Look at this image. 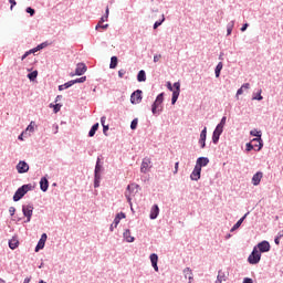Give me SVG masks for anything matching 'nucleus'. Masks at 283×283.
<instances>
[{
  "label": "nucleus",
  "mask_w": 283,
  "mask_h": 283,
  "mask_svg": "<svg viewBox=\"0 0 283 283\" xmlns=\"http://www.w3.org/2000/svg\"><path fill=\"white\" fill-rule=\"evenodd\" d=\"M109 19V8H106L105 14L99 19L98 23H105Z\"/></svg>",
  "instance_id": "473e14b6"
},
{
  "label": "nucleus",
  "mask_w": 283,
  "mask_h": 283,
  "mask_svg": "<svg viewBox=\"0 0 283 283\" xmlns=\"http://www.w3.org/2000/svg\"><path fill=\"white\" fill-rule=\"evenodd\" d=\"M252 143H258L259 144V148L256 149V151H261L262 147H264V140H262V136L254 137L252 139Z\"/></svg>",
  "instance_id": "393cba45"
},
{
  "label": "nucleus",
  "mask_w": 283,
  "mask_h": 283,
  "mask_svg": "<svg viewBox=\"0 0 283 283\" xmlns=\"http://www.w3.org/2000/svg\"><path fill=\"white\" fill-rule=\"evenodd\" d=\"M241 87H242L243 90H249V88L251 87V84L244 83Z\"/></svg>",
  "instance_id": "69168bd1"
},
{
  "label": "nucleus",
  "mask_w": 283,
  "mask_h": 283,
  "mask_svg": "<svg viewBox=\"0 0 283 283\" xmlns=\"http://www.w3.org/2000/svg\"><path fill=\"white\" fill-rule=\"evenodd\" d=\"M30 54H36V52L34 51V49H31L29 51H27L22 57H21V61H25V59H28L30 56Z\"/></svg>",
  "instance_id": "c9c22d12"
},
{
  "label": "nucleus",
  "mask_w": 283,
  "mask_h": 283,
  "mask_svg": "<svg viewBox=\"0 0 283 283\" xmlns=\"http://www.w3.org/2000/svg\"><path fill=\"white\" fill-rule=\"evenodd\" d=\"M34 189V186L32 184H25L22 185L17 189V191L13 195V202H19L28 191H32Z\"/></svg>",
  "instance_id": "f257e3e1"
},
{
  "label": "nucleus",
  "mask_w": 283,
  "mask_h": 283,
  "mask_svg": "<svg viewBox=\"0 0 283 283\" xmlns=\"http://www.w3.org/2000/svg\"><path fill=\"white\" fill-rule=\"evenodd\" d=\"M222 67H224V64L222 62H219L214 69L216 78H220V73L222 72Z\"/></svg>",
  "instance_id": "b1692460"
},
{
  "label": "nucleus",
  "mask_w": 283,
  "mask_h": 283,
  "mask_svg": "<svg viewBox=\"0 0 283 283\" xmlns=\"http://www.w3.org/2000/svg\"><path fill=\"white\" fill-rule=\"evenodd\" d=\"M22 213L24 218H27L25 222H30L32 220V213H34V205H23L22 206Z\"/></svg>",
  "instance_id": "20e7f679"
},
{
  "label": "nucleus",
  "mask_w": 283,
  "mask_h": 283,
  "mask_svg": "<svg viewBox=\"0 0 283 283\" xmlns=\"http://www.w3.org/2000/svg\"><path fill=\"white\" fill-rule=\"evenodd\" d=\"M263 176H264V174L262 171H258L256 174H254L252 177V185L254 187H258V185H260V182H262Z\"/></svg>",
  "instance_id": "ddd939ff"
},
{
  "label": "nucleus",
  "mask_w": 283,
  "mask_h": 283,
  "mask_svg": "<svg viewBox=\"0 0 283 283\" xmlns=\"http://www.w3.org/2000/svg\"><path fill=\"white\" fill-rule=\"evenodd\" d=\"M25 12H27L28 14H30V17H34V14H36V11H35L34 9H32V7H28V8L25 9Z\"/></svg>",
  "instance_id": "49530a36"
},
{
  "label": "nucleus",
  "mask_w": 283,
  "mask_h": 283,
  "mask_svg": "<svg viewBox=\"0 0 283 283\" xmlns=\"http://www.w3.org/2000/svg\"><path fill=\"white\" fill-rule=\"evenodd\" d=\"M29 81H36V76H39V71H32L28 75Z\"/></svg>",
  "instance_id": "2f4dec72"
},
{
  "label": "nucleus",
  "mask_w": 283,
  "mask_h": 283,
  "mask_svg": "<svg viewBox=\"0 0 283 283\" xmlns=\"http://www.w3.org/2000/svg\"><path fill=\"white\" fill-rule=\"evenodd\" d=\"M163 23H165V15H163V18L158 21H156L153 25L154 30H158V28H160V25H163Z\"/></svg>",
  "instance_id": "f704fd0d"
},
{
  "label": "nucleus",
  "mask_w": 283,
  "mask_h": 283,
  "mask_svg": "<svg viewBox=\"0 0 283 283\" xmlns=\"http://www.w3.org/2000/svg\"><path fill=\"white\" fill-rule=\"evenodd\" d=\"M255 247L261 253H269V251H271V243H269L266 240L261 241Z\"/></svg>",
  "instance_id": "0eeeda50"
},
{
  "label": "nucleus",
  "mask_w": 283,
  "mask_h": 283,
  "mask_svg": "<svg viewBox=\"0 0 283 283\" xmlns=\"http://www.w3.org/2000/svg\"><path fill=\"white\" fill-rule=\"evenodd\" d=\"M40 189H41V191H43V193H45V191H48V189H50V181H48V178L42 177L40 179Z\"/></svg>",
  "instance_id": "f3484780"
},
{
  "label": "nucleus",
  "mask_w": 283,
  "mask_h": 283,
  "mask_svg": "<svg viewBox=\"0 0 283 283\" xmlns=\"http://www.w3.org/2000/svg\"><path fill=\"white\" fill-rule=\"evenodd\" d=\"M201 174H202V170L199 167L195 166L192 172L190 174V180L198 182V180H200Z\"/></svg>",
  "instance_id": "9b49d317"
},
{
  "label": "nucleus",
  "mask_w": 283,
  "mask_h": 283,
  "mask_svg": "<svg viewBox=\"0 0 283 283\" xmlns=\"http://www.w3.org/2000/svg\"><path fill=\"white\" fill-rule=\"evenodd\" d=\"M107 132H109V125L103 126L104 136H107Z\"/></svg>",
  "instance_id": "4d7b16f0"
},
{
  "label": "nucleus",
  "mask_w": 283,
  "mask_h": 283,
  "mask_svg": "<svg viewBox=\"0 0 283 283\" xmlns=\"http://www.w3.org/2000/svg\"><path fill=\"white\" fill-rule=\"evenodd\" d=\"M241 94H244V88H243V87H240V88L237 91V96H241Z\"/></svg>",
  "instance_id": "0e129e2a"
},
{
  "label": "nucleus",
  "mask_w": 283,
  "mask_h": 283,
  "mask_svg": "<svg viewBox=\"0 0 283 283\" xmlns=\"http://www.w3.org/2000/svg\"><path fill=\"white\" fill-rule=\"evenodd\" d=\"M130 103L132 105H139V103H143V91L136 90L130 95Z\"/></svg>",
  "instance_id": "39448f33"
},
{
  "label": "nucleus",
  "mask_w": 283,
  "mask_h": 283,
  "mask_svg": "<svg viewBox=\"0 0 283 283\" xmlns=\"http://www.w3.org/2000/svg\"><path fill=\"white\" fill-rule=\"evenodd\" d=\"M125 74H127V71H125L124 69H120V70L118 71V76H119V78H123V76H125Z\"/></svg>",
  "instance_id": "603ef678"
},
{
  "label": "nucleus",
  "mask_w": 283,
  "mask_h": 283,
  "mask_svg": "<svg viewBox=\"0 0 283 283\" xmlns=\"http://www.w3.org/2000/svg\"><path fill=\"white\" fill-rule=\"evenodd\" d=\"M9 213H10V216H14V213H17V208L10 207L9 208Z\"/></svg>",
  "instance_id": "5fc2aeb1"
},
{
  "label": "nucleus",
  "mask_w": 283,
  "mask_h": 283,
  "mask_svg": "<svg viewBox=\"0 0 283 283\" xmlns=\"http://www.w3.org/2000/svg\"><path fill=\"white\" fill-rule=\"evenodd\" d=\"M165 101V93L157 95L155 102L151 105V112L154 116L163 114V103Z\"/></svg>",
  "instance_id": "f03ea898"
},
{
  "label": "nucleus",
  "mask_w": 283,
  "mask_h": 283,
  "mask_svg": "<svg viewBox=\"0 0 283 283\" xmlns=\"http://www.w3.org/2000/svg\"><path fill=\"white\" fill-rule=\"evenodd\" d=\"M18 248H19V240L17 239L9 240V249L14 251V249H18Z\"/></svg>",
  "instance_id": "cd10ccee"
},
{
  "label": "nucleus",
  "mask_w": 283,
  "mask_h": 283,
  "mask_svg": "<svg viewBox=\"0 0 283 283\" xmlns=\"http://www.w3.org/2000/svg\"><path fill=\"white\" fill-rule=\"evenodd\" d=\"M50 107H53L54 114H59V112H61V107H63V105H61V104H55V105L50 104Z\"/></svg>",
  "instance_id": "e433bc0d"
},
{
  "label": "nucleus",
  "mask_w": 283,
  "mask_h": 283,
  "mask_svg": "<svg viewBox=\"0 0 283 283\" xmlns=\"http://www.w3.org/2000/svg\"><path fill=\"white\" fill-rule=\"evenodd\" d=\"M101 171H103V163H101V157H97L94 169V176H101Z\"/></svg>",
  "instance_id": "a211bd4d"
},
{
  "label": "nucleus",
  "mask_w": 283,
  "mask_h": 283,
  "mask_svg": "<svg viewBox=\"0 0 283 283\" xmlns=\"http://www.w3.org/2000/svg\"><path fill=\"white\" fill-rule=\"evenodd\" d=\"M72 81H73V85H76V83H85V81H87V76L77 77Z\"/></svg>",
  "instance_id": "4c0bfd02"
},
{
  "label": "nucleus",
  "mask_w": 283,
  "mask_h": 283,
  "mask_svg": "<svg viewBox=\"0 0 283 283\" xmlns=\"http://www.w3.org/2000/svg\"><path fill=\"white\" fill-rule=\"evenodd\" d=\"M50 45V42L45 41L40 44H38L35 48H33L34 52H41V50H45Z\"/></svg>",
  "instance_id": "bb28decb"
},
{
  "label": "nucleus",
  "mask_w": 283,
  "mask_h": 283,
  "mask_svg": "<svg viewBox=\"0 0 283 283\" xmlns=\"http://www.w3.org/2000/svg\"><path fill=\"white\" fill-rule=\"evenodd\" d=\"M174 88H175V91H172V93L180 94V82H175L172 85V90Z\"/></svg>",
  "instance_id": "ea45409f"
},
{
  "label": "nucleus",
  "mask_w": 283,
  "mask_h": 283,
  "mask_svg": "<svg viewBox=\"0 0 283 283\" xmlns=\"http://www.w3.org/2000/svg\"><path fill=\"white\" fill-rule=\"evenodd\" d=\"M150 262L154 271L158 273V254L156 253L150 254Z\"/></svg>",
  "instance_id": "6ab92c4d"
},
{
  "label": "nucleus",
  "mask_w": 283,
  "mask_h": 283,
  "mask_svg": "<svg viewBox=\"0 0 283 283\" xmlns=\"http://www.w3.org/2000/svg\"><path fill=\"white\" fill-rule=\"evenodd\" d=\"M160 59H163V55H160V54L154 55V63H158V61H160Z\"/></svg>",
  "instance_id": "864d4df0"
},
{
  "label": "nucleus",
  "mask_w": 283,
  "mask_h": 283,
  "mask_svg": "<svg viewBox=\"0 0 283 283\" xmlns=\"http://www.w3.org/2000/svg\"><path fill=\"white\" fill-rule=\"evenodd\" d=\"M159 214H160V208L158 207V205H154L150 209V214H149L150 220H156V218H158Z\"/></svg>",
  "instance_id": "2eb2a0df"
},
{
  "label": "nucleus",
  "mask_w": 283,
  "mask_h": 283,
  "mask_svg": "<svg viewBox=\"0 0 283 283\" xmlns=\"http://www.w3.org/2000/svg\"><path fill=\"white\" fill-rule=\"evenodd\" d=\"M124 239L126 240V242H134L136 240V238L132 237V231L129 229H126L123 233Z\"/></svg>",
  "instance_id": "aec40b11"
},
{
  "label": "nucleus",
  "mask_w": 283,
  "mask_h": 283,
  "mask_svg": "<svg viewBox=\"0 0 283 283\" xmlns=\"http://www.w3.org/2000/svg\"><path fill=\"white\" fill-rule=\"evenodd\" d=\"M94 187L98 189L101 187V175H94Z\"/></svg>",
  "instance_id": "72a5a7b5"
},
{
  "label": "nucleus",
  "mask_w": 283,
  "mask_h": 283,
  "mask_svg": "<svg viewBox=\"0 0 283 283\" xmlns=\"http://www.w3.org/2000/svg\"><path fill=\"white\" fill-rule=\"evenodd\" d=\"M40 241L42 242H48V234L46 233H42Z\"/></svg>",
  "instance_id": "6e6d98bb"
},
{
  "label": "nucleus",
  "mask_w": 283,
  "mask_h": 283,
  "mask_svg": "<svg viewBox=\"0 0 283 283\" xmlns=\"http://www.w3.org/2000/svg\"><path fill=\"white\" fill-rule=\"evenodd\" d=\"M18 174H28L30 171V165L25 163V160H20L15 166Z\"/></svg>",
  "instance_id": "6e6552de"
},
{
  "label": "nucleus",
  "mask_w": 283,
  "mask_h": 283,
  "mask_svg": "<svg viewBox=\"0 0 283 283\" xmlns=\"http://www.w3.org/2000/svg\"><path fill=\"white\" fill-rule=\"evenodd\" d=\"M250 136H254V138L262 136V130L252 129L250 132Z\"/></svg>",
  "instance_id": "58836bf2"
},
{
  "label": "nucleus",
  "mask_w": 283,
  "mask_h": 283,
  "mask_svg": "<svg viewBox=\"0 0 283 283\" xmlns=\"http://www.w3.org/2000/svg\"><path fill=\"white\" fill-rule=\"evenodd\" d=\"M138 128V118H134L130 123V129H137Z\"/></svg>",
  "instance_id": "c03bdc74"
},
{
  "label": "nucleus",
  "mask_w": 283,
  "mask_h": 283,
  "mask_svg": "<svg viewBox=\"0 0 283 283\" xmlns=\"http://www.w3.org/2000/svg\"><path fill=\"white\" fill-rule=\"evenodd\" d=\"M217 280H220L221 282H227V274H224L222 270H219Z\"/></svg>",
  "instance_id": "7c9ffc66"
},
{
  "label": "nucleus",
  "mask_w": 283,
  "mask_h": 283,
  "mask_svg": "<svg viewBox=\"0 0 283 283\" xmlns=\"http://www.w3.org/2000/svg\"><path fill=\"white\" fill-rule=\"evenodd\" d=\"M106 120H107V117H105V116H102V117H101V125H102V127H105V126H106V125H105Z\"/></svg>",
  "instance_id": "13d9d810"
},
{
  "label": "nucleus",
  "mask_w": 283,
  "mask_h": 283,
  "mask_svg": "<svg viewBox=\"0 0 283 283\" xmlns=\"http://www.w3.org/2000/svg\"><path fill=\"white\" fill-rule=\"evenodd\" d=\"M10 6V10H12L14 8V6H17V0H9Z\"/></svg>",
  "instance_id": "bf43d9fd"
},
{
  "label": "nucleus",
  "mask_w": 283,
  "mask_h": 283,
  "mask_svg": "<svg viewBox=\"0 0 283 283\" xmlns=\"http://www.w3.org/2000/svg\"><path fill=\"white\" fill-rule=\"evenodd\" d=\"M98 127H99V124L98 123H95L90 132H88V138H94V136H96V132H98Z\"/></svg>",
  "instance_id": "5701e85b"
},
{
  "label": "nucleus",
  "mask_w": 283,
  "mask_h": 283,
  "mask_svg": "<svg viewBox=\"0 0 283 283\" xmlns=\"http://www.w3.org/2000/svg\"><path fill=\"white\" fill-rule=\"evenodd\" d=\"M249 216V212H247L243 217H241L237 223L230 229V233H233L234 231H238L239 227H242V222L247 220V217Z\"/></svg>",
  "instance_id": "dca6fc26"
},
{
  "label": "nucleus",
  "mask_w": 283,
  "mask_h": 283,
  "mask_svg": "<svg viewBox=\"0 0 283 283\" xmlns=\"http://www.w3.org/2000/svg\"><path fill=\"white\" fill-rule=\"evenodd\" d=\"M249 28V23H244L242 27H241V32H247V29Z\"/></svg>",
  "instance_id": "e2e57ef3"
},
{
  "label": "nucleus",
  "mask_w": 283,
  "mask_h": 283,
  "mask_svg": "<svg viewBox=\"0 0 283 283\" xmlns=\"http://www.w3.org/2000/svg\"><path fill=\"white\" fill-rule=\"evenodd\" d=\"M207 165H209V159L208 157H199L196 161V166L195 167H198L199 169L202 170V167H207Z\"/></svg>",
  "instance_id": "4468645a"
},
{
  "label": "nucleus",
  "mask_w": 283,
  "mask_h": 283,
  "mask_svg": "<svg viewBox=\"0 0 283 283\" xmlns=\"http://www.w3.org/2000/svg\"><path fill=\"white\" fill-rule=\"evenodd\" d=\"M254 147H255V146H254L253 144L247 143V144H245V151H253Z\"/></svg>",
  "instance_id": "de8ad7c7"
},
{
  "label": "nucleus",
  "mask_w": 283,
  "mask_h": 283,
  "mask_svg": "<svg viewBox=\"0 0 283 283\" xmlns=\"http://www.w3.org/2000/svg\"><path fill=\"white\" fill-rule=\"evenodd\" d=\"M260 260H262V253L258 250V247H254L248 258V262L249 264H260Z\"/></svg>",
  "instance_id": "7ed1b4c3"
},
{
  "label": "nucleus",
  "mask_w": 283,
  "mask_h": 283,
  "mask_svg": "<svg viewBox=\"0 0 283 283\" xmlns=\"http://www.w3.org/2000/svg\"><path fill=\"white\" fill-rule=\"evenodd\" d=\"M180 163H176L175 164V170H174V174H178V167H179Z\"/></svg>",
  "instance_id": "338daca9"
},
{
  "label": "nucleus",
  "mask_w": 283,
  "mask_h": 283,
  "mask_svg": "<svg viewBox=\"0 0 283 283\" xmlns=\"http://www.w3.org/2000/svg\"><path fill=\"white\" fill-rule=\"evenodd\" d=\"M264 97L262 96V90L253 94L252 101H263Z\"/></svg>",
  "instance_id": "c756f323"
},
{
  "label": "nucleus",
  "mask_w": 283,
  "mask_h": 283,
  "mask_svg": "<svg viewBox=\"0 0 283 283\" xmlns=\"http://www.w3.org/2000/svg\"><path fill=\"white\" fill-rule=\"evenodd\" d=\"M167 90H169V92H174V85H171V82H167Z\"/></svg>",
  "instance_id": "052dcab7"
},
{
  "label": "nucleus",
  "mask_w": 283,
  "mask_h": 283,
  "mask_svg": "<svg viewBox=\"0 0 283 283\" xmlns=\"http://www.w3.org/2000/svg\"><path fill=\"white\" fill-rule=\"evenodd\" d=\"M224 125H227V116H223L217 127L224 129Z\"/></svg>",
  "instance_id": "a19ab883"
},
{
  "label": "nucleus",
  "mask_w": 283,
  "mask_h": 283,
  "mask_svg": "<svg viewBox=\"0 0 283 283\" xmlns=\"http://www.w3.org/2000/svg\"><path fill=\"white\" fill-rule=\"evenodd\" d=\"M137 81H138V83H145V81H147V73L145 72V70H140L138 72Z\"/></svg>",
  "instance_id": "4be33fe9"
},
{
  "label": "nucleus",
  "mask_w": 283,
  "mask_h": 283,
  "mask_svg": "<svg viewBox=\"0 0 283 283\" xmlns=\"http://www.w3.org/2000/svg\"><path fill=\"white\" fill-rule=\"evenodd\" d=\"M63 85H64V90H70V87H72V85H74V82L71 80V81L64 83Z\"/></svg>",
  "instance_id": "09e8293b"
},
{
  "label": "nucleus",
  "mask_w": 283,
  "mask_h": 283,
  "mask_svg": "<svg viewBox=\"0 0 283 283\" xmlns=\"http://www.w3.org/2000/svg\"><path fill=\"white\" fill-rule=\"evenodd\" d=\"M242 283H253V279L244 277Z\"/></svg>",
  "instance_id": "680f3d73"
},
{
  "label": "nucleus",
  "mask_w": 283,
  "mask_h": 283,
  "mask_svg": "<svg viewBox=\"0 0 283 283\" xmlns=\"http://www.w3.org/2000/svg\"><path fill=\"white\" fill-rule=\"evenodd\" d=\"M222 132H224L223 128H220L216 126L213 133H212V143L213 145H218L220 143V136H222Z\"/></svg>",
  "instance_id": "1a4fd4ad"
},
{
  "label": "nucleus",
  "mask_w": 283,
  "mask_h": 283,
  "mask_svg": "<svg viewBox=\"0 0 283 283\" xmlns=\"http://www.w3.org/2000/svg\"><path fill=\"white\" fill-rule=\"evenodd\" d=\"M199 145H200L201 149H205V147H207V140L199 139Z\"/></svg>",
  "instance_id": "8fccbe9b"
},
{
  "label": "nucleus",
  "mask_w": 283,
  "mask_h": 283,
  "mask_svg": "<svg viewBox=\"0 0 283 283\" xmlns=\"http://www.w3.org/2000/svg\"><path fill=\"white\" fill-rule=\"evenodd\" d=\"M42 249H45V241L39 240L34 251L35 253H39Z\"/></svg>",
  "instance_id": "c85d7f7f"
},
{
  "label": "nucleus",
  "mask_w": 283,
  "mask_h": 283,
  "mask_svg": "<svg viewBox=\"0 0 283 283\" xmlns=\"http://www.w3.org/2000/svg\"><path fill=\"white\" fill-rule=\"evenodd\" d=\"M34 122H31L30 125L27 127L28 132H34Z\"/></svg>",
  "instance_id": "3c124183"
},
{
  "label": "nucleus",
  "mask_w": 283,
  "mask_h": 283,
  "mask_svg": "<svg viewBox=\"0 0 283 283\" xmlns=\"http://www.w3.org/2000/svg\"><path fill=\"white\" fill-rule=\"evenodd\" d=\"M179 96H180V93H172L171 105H176V103H178Z\"/></svg>",
  "instance_id": "79ce46f5"
},
{
  "label": "nucleus",
  "mask_w": 283,
  "mask_h": 283,
  "mask_svg": "<svg viewBox=\"0 0 283 283\" xmlns=\"http://www.w3.org/2000/svg\"><path fill=\"white\" fill-rule=\"evenodd\" d=\"M233 32V22H230L227 25V35L230 36V34Z\"/></svg>",
  "instance_id": "a18cd8bd"
},
{
  "label": "nucleus",
  "mask_w": 283,
  "mask_h": 283,
  "mask_svg": "<svg viewBox=\"0 0 283 283\" xmlns=\"http://www.w3.org/2000/svg\"><path fill=\"white\" fill-rule=\"evenodd\" d=\"M125 218H127L125 212L117 213L115 216V219H114L113 223L109 227V231H114V229H116V227H118V224H120V220H125Z\"/></svg>",
  "instance_id": "423d86ee"
},
{
  "label": "nucleus",
  "mask_w": 283,
  "mask_h": 283,
  "mask_svg": "<svg viewBox=\"0 0 283 283\" xmlns=\"http://www.w3.org/2000/svg\"><path fill=\"white\" fill-rule=\"evenodd\" d=\"M116 67H118V57L116 55H114L111 57L109 69L116 70Z\"/></svg>",
  "instance_id": "a878e982"
},
{
  "label": "nucleus",
  "mask_w": 283,
  "mask_h": 283,
  "mask_svg": "<svg viewBox=\"0 0 283 283\" xmlns=\"http://www.w3.org/2000/svg\"><path fill=\"white\" fill-rule=\"evenodd\" d=\"M107 28H109V24H103L98 22L95 27V30H107Z\"/></svg>",
  "instance_id": "37998d69"
},
{
  "label": "nucleus",
  "mask_w": 283,
  "mask_h": 283,
  "mask_svg": "<svg viewBox=\"0 0 283 283\" xmlns=\"http://www.w3.org/2000/svg\"><path fill=\"white\" fill-rule=\"evenodd\" d=\"M149 165H151V159L147 157L144 158L140 166L142 174H147V171L149 170Z\"/></svg>",
  "instance_id": "f8f14e48"
},
{
  "label": "nucleus",
  "mask_w": 283,
  "mask_h": 283,
  "mask_svg": "<svg viewBox=\"0 0 283 283\" xmlns=\"http://www.w3.org/2000/svg\"><path fill=\"white\" fill-rule=\"evenodd\" d=\"M184 275H185L186 280L187 279L189 280L188 283H191V281L193 280V272L191 271V268L184 269Z\"/></svg>",
  "instance_id": "412c9836"
},
{
  "label": "nucleus",
  "mask_w": 283,
  "mask_h": 283,
  "mask_svg": "<svg viewBox=\"0 0 283 283\" xmlns=\"http://www.w3.org/2000/svg\"><path fill=\"white\" fill-rule=\"evenodd\" d=\"M201 136H207V127H205L201 133H200Z\"/></svg>",
  "instance_id": "774afa93"
},
{
  "label": "nucleus",
  "mask_w": 283,
  "mask_h": 283,
  "mask_svg": "<svg viewBox=\"0 0 283 283\" xmlns=\"http://www.w3.org/2000/svg\"><path fill=\"white\" fill-rule=\"evenodd\" d=\"M85 72H87V65L85 63H77L75 74H72V76H83Z\"/></svg>",
  "instance_id": "9d476101"
}]
</instances>
